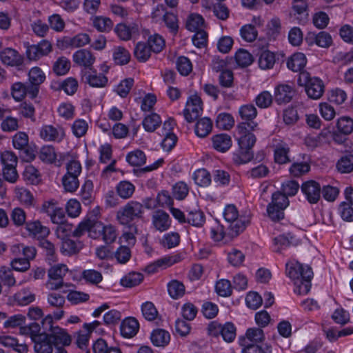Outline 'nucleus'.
<instances>
[{
	"mask_svg": "<svg viewBox=\"0 0 353 353\" xmlns=\"http://www.w3.org/2000/svg\"><path fill=\"white\" fill-rule=\"evenodd\" d=\"M223 216L228 223V233L232 237L236 236L244 231L250 223V214L239 215L234 205H228L224 210Z\"/></svg>",
	"mask_w": 353,
	"mask_h": 353,
	"instance_id": "f257e3e1",
	"label": "nucleus"
},
{
	"mask_svg": "<svg viewBox=\"0 0 353 353\" xmlns=\"http://www.w3.org/2000/svg\"><path fill=\"white\" fill-rule=\"evenodd\" d=\"M298 82L300 85L305 86L307 95L312 99H319L324 93L323 81L318 77H312L307 72H301Z\"/></svg>",
	"mask_w": 353,
	"mask_h": 353,
	"instance_id": "f03ea898",
	"label": "nucleus"
},
{
	"mask_svg": "<svg viewBox=\"0 0 353 353\" xmlns=\"http://www.w3.org/2000/svg\"><path fill=\"white\" fill-rule=\"evenodd\" d=\"M143 214L142 203L130 201L119 210L117 219L121 225H128L135 219H142Z\"/></svg>",
	"mask_w": 353,
	"mask_h": 353,
	"instance_id": "7ed1b4c3",
	"label": "nucleus"
},
{
	"mask_svg": "<svg viewBox=\"0 0 353 353\" xmlns=\"http://www.w3.org/2000/svg\"><path fill=\"white\" fill-rule=\"evenodd\" d=\"M237 129L240 134L238 139L239 146L252 149L256 141V136L252 132L259 129L258 123L255 121L241 122L238 124Z\"/></svg>",
	"mask_w": 353,
	"mask_h": 353,
	"instance_id": "20e7f679",
	"label": "nucleus"
},
{
	"mask_svg": "<svg viewBox=\"0 0 353 353\" xmlns=\"http://www.w3.org/2000/svg\"><path fill=\"white\" fill-rule=\"evenodd\" d=\"M301 190L310 204H316L321 199V187L316 181L309 180L303 183L301 185Z\"/></svg>",
	"mask_w": 353,
	"mask_h": 353,
	"instance_id": "39448f33",
	"label": "nucleus"
},
{
	"mask_svg": "<svg viewBox=\"0 0 353 353\" xmlns=\"http://www.w3.org/2000/svg\"><path fill=\"white\" fill-rule=\"evenodd\" d=\"M26 54L29 60L37 61L52 51V45L47 40H43L37 45L26 44Z\"/></svg>",
	"mask_w": 353,
	"mask_h": 353,
	"instance_id": "423d86ee",
	"label": "nucleus"
},
{
	"mask_svg": "<svg viewBox=\"0 0 353 353\" xmlns=\"http://www.w3.org/2000/svg\"><path fill=\"white\" fill-rule=\"evenodd\" d=\"M202 111L203 108L201 98L196 95L191 96L186 103L183 115L185 120L191 123L201 115Z\"/></svg>",
	"mask_w": 353,
	"mask_h": 353,
	"instance_id": "0eeeda50",
	"label": "nucleus"
},
{
	"mask_svg": "<svg viewBox=\"0 0 353 353\" xmlns=\"http://www.w3.org/2000/svg\"><path fill=\"white\" fill-rule=\"evenodd\" d=\"M46 79V75L39 67L32 68L28 73L29 95L32 99L35 98L39 90L40 85Z\"/></svg>",
	"mask_w": 353,
	"mask_h": 353,
	"instance_id": "6e6552de",
	"label": "nucleus"
},
{
	"mask_svg": "<svg viewBox=\"0 0 353 353\" xmlns=\"http://www.w3.org/2000/svg\"><path fill=\"white\" fill-rule=\"evenodd\" d=\"M40 138L45 141H61L65 137V132L61 126L44 125L39 130Z\"/></svg>",
	"mask_w": 353,
	"mask_h": 353,
	"instance_id": "1a4fd4ad",
	"label": "nucleus"
},
{
	"mask_svg": "<svg viewBox=\"0 0 353 353\" xmlns=\"http://www.w3.org/2000/svg\"><path fill=\"white\" fill-rule=\"evenodd\" d=\"M42 210L50 217L53 223H63L65 221L64 210L59 208L52 201L45 202L43 204Z\"/></svg>",
	"mask_w": 353,
	"mask_h": 353,
	"instance_id": "9d476101",
	"label": "nucleus"
},
{
	"mask_svg": "<svg viewBox=\"0 0 353 353\" xmlns=\"http://www.w3.org/2000/svg\"><path fill=\"white\" fill-rule=\"evenodd\" d=\"M305 41L309 46L316 44L321 48H328L332 43L330 34L324 31L320 32L318 34L309 32L305 38Z\"/></svg>",
	"mask_w": 353,
	"mask_h": 353,
	"instance_id": "9b49d317",
	"label": "nucleus"
},
{
	"mask_svg": "<svg viewBox=\"0 0 353 353\" xmlns=\"http://www.w3.org/2000/svg\"><path fill=\"white\" fill-rule=\"evenodd\" d=\"M152 223L157 230L164 232L170 228L171 219L167 212L162 210H157L152 214Z\"/></svg>",
	"mask_w": 353,
	"mask_h": 353,
	"instance_id": "f8f14e48",
	"label": "nucleus"
},
{
	"mask_svg": "<svg viewBox=\"0 0 353 353\" xmlns=\"http://www.w3.org/2000/svg\"><path fill=\"white\" fill-rule=\"evenodd\" d=\"M294 88L286 84H281L276 87L274 91V101L279 105L290 102L294 96Z\"/></svg>",
	"mask_w": 353,
	"mask_h": 353,
	"instance_id": "ddd939ff",
	"label": "nucleus"
},
{
	"mask_svg": "<svg viewBox=\"0 0 353 353\" xmlns=\"http://www.w3.org/2000/svg\"><path fill=\"white\" fill-rule=\"evenodd\" d=\"M32 341L35 352L52 353L54 345L48 334L43 332Z\"/></svg>",
	"mask_w": 353,
	"mask_h": 353,
	"instance_id": "4468645a",
	"label": "nucleus"
},
{
	"mask_svg": "<svg viewBox=\"0 0 353 353\" xmlns=\"http://www.w3.org/2000/svg\"><path fill=\"white\" fill-rule=\"evenodd\" d=\"M0 59L5 65L19 66L23 63V58L14 49L6 48L0 52Z\"/></svg>",
	"mask_w": 353,
	"mask_h": 353,
	"instance_id": "2eb2a0df",
	"label": "nucleus"
},
{
	"mask_svg": "<svg viewBox=\"0 0 353 353\" xmlns=\"http://www.w3.org/2000/svg\"><path fill=\"white\" fill-rule=\"evenodd\" d=\"M303 278H301L294 281L295 288L294 292L298 294H306L309 292L311 288V280L313 277L312 268H306Z\"/></svg>",
	"mask_w": 353,
	"mask_h": 353,
	"instance_id": "dca6fc26",
	"label": "nucleus"
},
{
	"mask_svg": "<svg viewBox=\"0 0 353 353\" xmlns=\"http://www.w3.org/2000/svg\"><path fill=\"white\" fill-rule=\"evenodd\" d=\"M139 330V323L134 317H128L125 319L121 324V334L125 338H132L134 336Z\"/></svg>",
	"mask_w": 353,
	"mask_h": 353,
	"instance_id": "f3484780",
	"label": "nucleus"
},
{
	"mask_svg": "<svg viewBox=\"0 0 353 353\" xmlns=\"http://www.w3.org/2000/svg\"><path fill=\"white\" fill-rule=\"evenodd\" d=\"M242 353H271L272 347L265 343H252L248 340H240Z\"/></svg>",
	"mask_w": 353,
	"mask_h": 353,
	"instance_id": "a211bd4d",
	"label": "nucleus"
},
{
	"mask_svg": "<svg viewBox=\"0 0 353 353\" xmlns=\"http://www.w3.org/2000/svg\"><path fill=\"white\" fill-rule=\"evenodd\" d=\"M117 36L123 41L130 40L134 35L138 34L139 27L137 24L127 26L125 23H119L114 28Z\"/></svg>",
	"mask_w": 353,
	"mask_h": 353,
	"instance_id": "6ab92c4d",
	"label": "nucleus"
},
{
	"mask_svg": "<svg viewBox=\"0 0 353 353\" xmlns=\"http://www.w3.org/2000/svg\"><path fill=\"white\" fill-rule=\"evenodd\" d=\"M306 268H311L308 265H303L298 261H292L286 263V274L294 281L303 278Z\"/></svg>",
	"mask_w": 353,
	"mask_h": 353,
	"instance_id": "aec40b11",
	"label": "nucleus"
},
{
	"mask_svg": "<svg viewBox=\"0 0 353 353\" xmlns=\"http://www.w3.org/2000/svg\"><path fill=\"white\" fill-rule=\"evenodd\" d=\"M48 334L50 336L54 346H57L58 345L68 346L71 343V336L65 330L59 327H55V328L52 330V332Z\"/></svg>",
	"mask_w": 353,
	"mask_h": 353,
	"instance_id": "412c9836",
	"label": "nucleus"
},
{
	"mask_svg": "<svg viewBox=\"0 0 353 353\" xmlns=\"http://www.w3.org/2000/svg\"><path fill=\"white\" fill-rule=\"evenodd\" d=\"M213 148L221 152L228 150L232 146L231 137L227 134L221 133L212 137Z\"/></svg>",
	"mask_w": 353,
	"mask_h": 353,
	"instance_id": "4be33fe9",
	"label": "nucleus"
},
{
	"mask_svg": "<svg viewBox=\"0 0 353 353\" xmlns=\"http://www.w3.org/2000/svg\"><path fill=\"white\" fill-rule=\"evenodd\" d=\"M83 79L90 86L96 88L104 87L108 82V78L102 74H97L96 72H85Z\"/></svg>",
	"mask_w": 353,
	"mask_h": 353,
	"instance_id": "5701e85b",
	"label": "nucleus"
},
{
	"mask_svg": "<svg viewBox=\"0 0 353 353\" xmlns=\"http://www.w3.org/2000/svg\"><path fill=\"white\" fill-rule=\"evenodd\" d=\"M297 243V240L290 234H281L274 239V251L281 252L283 250L292 245H296Z\"/></svg>",
	"mask_w": 353,
	"mask_h": 353,
	"instance_id": "b1692460",
	"label": "nucleus"
},
{
	"mask_svg": "<svg viewBox=\"0 0 353 353\" xmlns=\"http://www.w3.org/2000/svg\"><path fill=\"white\" fill-rule=\"evenodd\" d=\"M73 61L80 65L90 68L94 63L95 58L90 51L85 49H81L77 50L73 54Z\"/></svg>",
	"mask_w": 353,
	"mask_h": 353,
	"instance_id": "393cba45",
	"label": "nucleus"
},
{
	"mask_svg": "<svg viewBox=\"0 0 353 353\" xmlns=\"http://www.w3.org/2000/svg\"><path fill=\"white\" fill-rule=\"evenodd\" d=\"M307 63V59L303 53L297 52L288 59L287 61L288 68L293 72H301Z\"/></svg>",
	"mask_w": 353,
	"mask_h": 353,
	"instance_id": "a878e982",
	"label": "nucleus"
},
{
	"mask_svg": "<svg viewBox=\"0 0 353 353\" xmlns=\"http://www.w3.org/2000/svg\"><path fill=\"white\" fill-rule=\"evenodd\" d=\"M35 294L29 288H25L20 290L14 295V300L20 305H27L34 301Z\"/></svg>",
	"mask_w": 353,
	"mask_h": 353,
	"instance_id": "bb28decb",
	"label": "nucleus"
},
{
	"mask_svg": "<svg viewBox=\"0 0 353 353\" xmlns=\"http://www.w3.org/2000/svg\"><path fill=\"white\" fill-rule=\"evenodd\" d=\"M290 148L285 143L281 142L275 146L274 149V160L275 162L279 164H284L290 162L288 153Z\"/></svg>",
	"mask_w": 353,
	"mask_h": 353,
	"instance_id": "cd10ccee",
	"label": "nucleus"
},
{
	"mask_svg": "<svg viewBox=\"0 0 353 353\" xmlns=\"http://www.w3.org/2000/svg\"><path fill=\"white\" fill-rule=\"evenodd\" d=\"M150 339L154 345L164 347L169 343L170 336L168 332L162 329H157L152 332Z\"/></svg>",
	"mask_w": 353,
	"mask_h": 353,
	"instance_id": "c85d7f7f",
	"label": "nucleus"
},
{
	"mask_svg": "<svg viewBox=\"0 0 353 353\" xmlns=\"http://www.w3.org/2000/svg\"><path fill=\"white\" fill-rule=\"evenodd\" d=\"M26 228L31 234L39 237H46L50 233L49 229L42 225L39 221L27 222Z\"/></svg>",
	"mask_w": 353,
	"mask_h": 353,
	"instance_id": "c756f323",
	"label": "nucleus"
},
{
	"mask_svg": "<svg viewBox=\"0 0 353 353\" xmlns=\"http://www.w3.org/2000/svg\"><path fill=\"white\" fill-rule=\"evenodd\" d=\"M0 344L5 347H12L19 353H25L28 351L26 345L19 344L18 340L11 336H0Z\"/></svg>",
	"mask_w": 353,
	"mask_h": 353,
	"instance_id": "7c9ffc66",
	"label": "nucleus"
},
{
	"mask_svg": "<svg viewBox=\"0 0 353 353\" xmlns=\"http://www.w3.org/2000/svg\"><path fill=\"white\" fill-rule=\"evenodd\" d=\"M253 159L252 149L241 148L233 153L232 160L236 164H243L250 161Z\"/></svg>",
	"mask_w": 353,
	"mask_h": 353,
	"instance_id": "2f4dec72",
	"label": "nucleus"
},
{
	"mask_svg": "<svg viewBox=\"0 0 353 353\" xmlns=\"http://www.w3.org/2000/svg\"><path fill=\"white\" fill-rule=\"evenodd\" d=\"M178 258L179 257H177L176 256L163 257L156 261L152 264L148 265L146 268V270L148 271V273H154L157 271V268H165L176 263L179 261Z\"/></svg>",
	"mask_w": 353,
	"mask_h": 353,
	"instance_id": "473e14b6",
	"label": "nucleus"
},
{
	"mask_svg": "<svg viewBox=\"0 0 353 353\" xmlns=\"http://www.w3.org/2000/svg\"><path fill=\"white\" fill-rule=\"evenodd\" d=\"M116 190L121 198L128 199L133 195L135 186L128 181H122L117 185Z\"/></svg>",
	"mask_w": 353,
	"mask_h": 353,
	"instance_id": "72a5a7b5",
	"label": "nucleus"
},
{
	"mask_svg": "<svg viewBox=\"0 0 353 353\" xmlns=\"http://www.w3.org/2000/svg\"><path fill=\"white\" fill-rule=\"evenodd\" d=\"M91 20L92 26L99 32H109L113 27V22L108 17L95 16Z\"/></svg>",
	"mask_w": 353,
	"mask_h": 353,
	"instance_id": "f704fd0d",
	"label": "nucleus"
},
{
	"mask_svg": "<svg viewBox=\"0 0 353 353\" xmlns=\"http://www.w3.org/2000/svg\"><path fill=\"white\" fill-rule=\"evenodd\" d=\"M187 222L193 226L201 227L205 223L204 214L199 209L194 208L187 210Z\"/></svg>",
	"mask_w": 353,
	"mask_h": 353,
	"instance_id": "c9c22d12",
	"label": "nucleus"
},
{
	"mask_svg": "<svg viewBox=\"0 0 353 353\" xmlns=\"http://www.w3.org/2000/svg\"><path fill=\"white\" fill-rule=\"evenodd\" d=\"M212 122L210 119L204 117L199 119L195 125V133L198 137H205L212 130Z\"/></svg>",
	"mask_w": 353,
	"mask_h": 353,
	"instance_id": "e433bc0d",
	"label": "nucleus"
},
{
	"mask_svg": "<svg viewBox=\"0 0 353 353\" xmlns=\"http://www.w3.org/2000/svg\"><path fill=\"white\" fill-rule=\"evenodd\" d=\"M336 168L341 173H350L353 171V154L342 156L336 163Z\"/></svg>",
	"mask_w": 353,
	"mask_h": 353,
	"instance_id": "4c0bfd02",
	"label": "nucleus"
},
{
	"mask_svg": "<svg viewBox=\"0 0 353 353\" xmlns=\"http://www.w3.org/2000/svg\"><path fill=\"white\" fill-rule=\"evenodd\" d=\"M161 123V117L156 113L147 115L142 122L144 129L149 132H154Z\"/></svg>",
	"mask_w": 353,
	"mask_h": 353,
	"instance_id": "58836bf2",
	"label": "nucleus"
},
{
	"mask_svg": "<svg viewBox=\"0 0 353 353\" xmlns=\"http://www.w3.org/2000/svg\"><path fill=\"white\" fill-rule=\"evenodd\" d=\"M274 63L275 55L273 52L268 50L261 52L259 59V65L261 69H270L273 68Z\"/></svg>",
	"mask_w": 353,
	"mask_h": 353,
	"instance_id": "ea45409f",
	"label": "nucleus"
},
{
	"mask_svg": "<svg viewBox=\"0 0 353 353\" xmlns=\"http://www.w3.org/2000/svg\"><path fill=\"white\" fill-rule=\"evenodd\" d=\"M265 339L263 331L257 327L249 328L245 333V337L240 340H248L252 343H263Z\"/></svg>",
	"mask_w": 353,
	"mask_h": 353,
	"instance_id": "a19ab883",
	"label": "nucleus"
},
{
	"mask_svg": "<svg viewBox=\"0 0 353 353\" xmlns=\"http://www.w3.org/2000/svg\"><path fill=\"white\" fill-rule=\"evenodd\" d=\"M143 279V275L139 272H131L121 280V285L126 288H132L138 285Z\"/></svg>",
	"mask_w": 353,
	"mask_h": 353,
	"instance_id": "79ce46f5",
	"label": "nucleus"
},
{
	"mask_svg": "<svg viewBox=\"0 0 353 353\" xmlns=\"http://www.w3.org/2000/svg\"><path fill=\"white\" fill-rule=\"evenodd\" d=\"M168 291L172 299H177L184 295L185 286L182 283L174 280L168 284Z\"/></svg>",
	"mask_w": 353,
	"mask_h": 353,
	"instance_id": "37998d69",
	"label": "nucleus"
},
{
	"mask_svg": "<svg viewBox=\"0 0 353 353\" xmlns=\"http://www.w3.org/2000/svg\"><path fill=\"white\" fill-rule=\"evenodd\" d=\"M151 51L148 44L140 42L137 44L134 54L139 61L145 62L150 58Z\"/></svg>",
	"mask_w": 353,
	"mask_h": 353,
	"instance_id": "c03bdc74",
	"label": "nucleus"
},
{
	"mask_svg": "<svg viewBox=\"0 0 353 353\" xmlns=\"http://www.w3.org/2000/svg\"><path fill=\"white\" fill-rule=\"evenodd\" d=\"M203 25L204 19L198 14H190L186 22L187 28L192 32L203 30Z\"/></svg>",
	"mask_w": 353,
	"mask_h": 353,
	"instance_id": "a18cd8bd",
	"label": "nucleus"
},
{
	"mask_svg": "<svg viewBox=\"0 0 353 353\" xmlns=\"http://www.w3.org/2000/svg\"><path fill=\"white\" fill-rule=\"evenodd\" d=\"M23 179L30 184L37 185L40 181V175L37 169L32 165L26 167L23 173Z\"/></svg>",
	"mask_w": 353,
	"mask_h": 353,
	"instance_id": "49530a36",
	"label": "nucleus"
},
{
	"mask_svg": "<svg viewBox=\"0 0 353 353\" xmlns=\"http://www.w3.org/2000/svg\"><path fill=\"white\" fill-rule=\"evenodd\" d=\"M239 112L241 118L244 120L243 122L254 121L253 119L257 115V110L256 108L252 104L242 105L239 108Z\"/></svg>",
	"mask_w": 353,
	"mask_h": 353,
	"instance_id": "de8ad7c7",
	"label": "nucleus"
},
{
	"mask_svg": "<svg viewBox=\"0 0 353 353\" xmlns=\"http://www.w3.org/2000/svg\"><path fill=\"white\" fill-rule=\"evenodd\" d=\"M12 95L16 101H21L26 95H29V85L21 82H17L12 86Z\"/></svg>",
	"mask_w": 353,
	"mask_h": 353,
	"instance_id": "09e8293b",
	"label": "nucleus"
},
{
	"mask_svg": "<svg viewBox=\"0 0 353 353\" xmlns=\"http://www.w3.org/2000/svg\"><path fill=\"white\" fill-rule=\"evenodd\" d=\"M234 123L233 117L228 113H221L216 119V127L222 130H230L234 125Z\"/></svg>",
	"mask_w": 353,
	"mask_h": 353,
	"instance_id": "8fccbe9b",
	"label": "nucleus"
},
{
	"mask_svg": "<svg viewBox=\"0 0 353 353\" xmlns=\"http://www.w3.org/2000/svg\"><path fill=\"white\" fill-rule=\"evenodd\" d=\"M39 158L43 162L52 163L56 159L54 148L51 145L43 146L39 152Z\"/></svg>",
	"mask_w": 353,
	"mask_h": 353,
	"instance_id": "3c124183",
	"label": "nucleus"
},
{
	"mask_svg": "<svg viewBox=\"0 0 353 353\" xmlns=\"http://www.w3.org/2000/svg\"><path fill=\"white\" fill-rule=\"evenodd\" d=\"M81 278L88 283L97 285L102 281L103 276L100 272L90 269L83 270L81 273Z\"/></svg>",
	"mask_w": 353,
	"mask_h": 353,
	"instance_id": "603ef678",
	"label": "nucleus"
},
{
	"mask_svg": "<svg viewBox=\"0 0 353 353\" xmlns=\"http://www.w3.org/2000/svg\"><path fill=\"white\" fill-rule=\"evenodd\" d=\"M299 119V116L296 107L290 106L284 110L283 113V120L288 125H293Z\"/></svg>",
	"mask_w": 353,
	"mask_h": 353,
	"instance_id": "864d4df0",
	"label": "nucleus"
},
{
	"mask_svg": "<svg viewBox=\"0 0 353 353\" xmlns=\"http://www.w3.org/2000/svg\"><path fill=\"white\" fill-rule=\"evenodd\" d=\"M113 59L117 64L125 65L130 61V54L125 48L117 47L114 49Z\"/></svg>",
	"mask_w": 353,
	"mask_h": 353,
	"instance_id": "5fc2aeb1",
	"label": "nucleus"
},
{
	"mask_svg": "<svg viewBox=\"0 0 353 353\" xmlns=\"http://www.w3.org/2000/svg\"><path fill=\"white\" fill-rule=\"evenodd\" d=\"M145 155L139 150L130 152L127 157V161L132 166H140L145 163Z\"/></svg>",
	"mask_w": 353,
	"mask_h": 353,
	"instance_id": "6e6d98bb",
	"label": "nucleus"
},
{
	"mask_svg": "<svg viewBox=\"0 0 353 353\" xmlns=\"http://www.w3.org/2000/svg\"><path fill=\"white\" fill-rule=\"evenodd\" d=\"M339 131L344 134H350L353 132V119L349 117H341L336 123Z\"/></svg>",
	"mask_w": 353,
	"mask_h": 353,
	"instance_id": "4d7b16f0",
	"label": "nucleus"
},
{
	"mask_svg": "<svg viewBox=\"0 0 353 353\" xmlns=\"http://www.w3.org/2000/svg\"><path fill=\"white\" fill-rule=\"evenodd\" d=\"M193 179L200 186H208L210 184L211 177L210 173L205 169L196 170L193 175Z\"/></svg>",
	"mask_w": 353,
	"mask_h": 353,
	"instance_id": "13d9d810",
	"label": "nucleus"
},
{
	"mask_svg": "<svg viewBox=\"0 0 353 353\" xmlns=\"http://www.w3.org/2000/svg\"><path fill=\"white\" fill-rule=\"evenodd\" d=\"M62 184L66 192H74L78 189L79 181L78 177L65 174L62 178Z\"/></svg>",
	"mask_w": 353,
	"mask_h": 353,
	"instance_id": "bf43d9fd",
	"label": "nucleus"
},
{
	"mask_svg": "<svg viewBox=\"0 0 353 353\" xmlns=\"http://www.w3.org/2000/svg\"><path fill=\"white\" fill-rule=\"evenodd\" d=\"M219 330L226 342H232L236 336V328L232 323H227L223 326H219Z\"/></svg>",
	"mask_w": 353,
	"mask_h": 353,
	"instance_id": "052dcab7",
	"label": "nucleus"
},
{
	"mask_svg": "<svg viewBox=\"0 0 353 353\" xmlns=\"http://www.w3.org/2000/svg\"><path fill=\"white\" fill-rule=\"evenodd\" d=\"M148 45L152 52L158 53L163 49L165 41L161 36L154 34L149 37Z\"/></svg>",
	"mask_w": 353,
	"mask_h": 353,
	"instance_id": "680f3d73",
	"label": "nucleus"
},
{
	"mask_svg": "<svg viewBox=\"0 0 353 353\" xmlns=\"http://www.w3.org/2000/svg\"><path fill=\"white\" fill-rule=\"evenodd\" d=\"M240 34L243 40L248 42H252L256 39L258 32L253 25L247 24L241 28Z\"/></svg>",
	"mask_w": 353,
	"mask_h": 353,
	"instance_id": "e2e57ef3",
	"label": "nucleus"
},
{
	"mask_svg": "<svg viewBox=\"0 0 353 353\" xmlns=\"http://www.w3.org/2000/svg\"><path fill=\"white\" fill-rule=\"evenodd\" d=\"M235 59L237 64L241 67L248 66L253 61L252 54L244 49H239L236 52Z\"/></svg>",
	"mask_w": 353,
	"mask_h": 353,
	"instance_id": "0e129e2a",
	"label": "nucleus"
},
{
	"mask_svg": "<svg viewBox=\"0 0 353 353\" xmlns=\"http://www.w3.org/2000/svg\"><path fill=\"white\" fill-rule=\"evenodd\" d=\"M176 68L181 75L187 76L192 72V65L188 58L180 57L176 61Z\"/></svg>",
	"mask_w": 353,
	"mask_h": 353,
	"instance_id": "69168bd1",
	"label": "nucleus"
},
{
	"mask_svg": "<svg viewBox=\"0 0 353 353\" xmlns=\"http://www.w3.org/2000/svg\"><path fill=\"white\" fill-rule=\"evenodd\" d=\"M114 256L121 264L126 263L131 258L130 249L125 245H121L114 252Z\"/></svg>",
	"mask_w": 353,
	"mask_h": 353,
	"instance_id": "338daca9",
	"label": "nucleus"
},
{
	"mask_svg": "<svg viewBox=\"0 0 353 353\" xmlns=\"http://www.w3.org/2000/svg\"><path fill=\"white\" fill-rule=\"evenodd\" d=\"M59 88L62 89L67 94L73 95L77 90L78 82L76 79L69 77L59 84Z\"/></svg>",
	"mask_w": 353,
	"mask_h": 353,
	"instance_id": "774afa93",
	"label": "nucleus"
}]
</instances>
